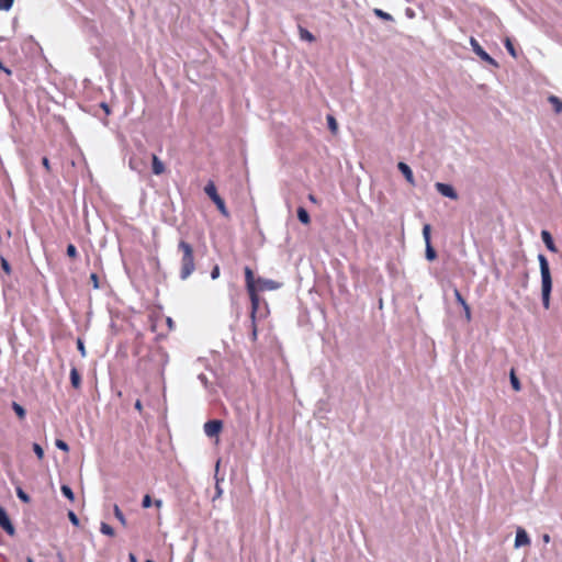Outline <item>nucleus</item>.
I'll use <instances>...</instances> for the list:
<instances>
[{
    "instance_id": "obj_1",
    "label": "nucleus",
    "mask_w": 562,
    "mask_h": 562,
    "mask_svg": "<svg viewBox=\"0 0 562 562\" xmlns=\"http://www.w3.org/2000/svg\"><path fill=\"white\" fill-rule=\"evenodd\" d=\"M538 261L540 266L541 274V299L544 308L550 307V295L552 290V278L550 272L549 262L544 255H538Z\"/></svg>"
},
{
    "instance_id": "obj_2",
    "label": "nucleus",
    "mask_w": 562,
    "mask_h": 562,
    "mask_svg": "<svg viewBox=\"0 0 562 562\" xmlns=\"http://www.w3.org/2000/svg\"><path fill=\"white\" fill-rule=\"evenodd\" d=\"M178 248L179 250L182 251L180 278L182 280H186L192 274V272L195 269L193 248L190 244H188L184 240H180Z\"/></svg>"
},
{
    "instance_id": "obj_3",
    "label": "nucleus",
    "mask_w": 562,
    "mask_h": 562,
    "mask_svg": "<svg viewBox=\"0 0 562 562\" xmlns=\"http://www.w3.org/2000/svg\"><path fill=\"white\" fill-rule=\"evenodd\" d=\"M204 192L209 195V198L216 204L218 211L225 216L228 217L229 213L225 206L224 200L217 194L216 188L213 182H209Z\"/></svg>"
},
{
    "instance_id": "obj_4",
    "label": "nucleus",
    "mask_w": 562,
    "mask_h": 562,
    "mask_svg": "<svg viewBox=\"0 0 562 562\" xmlns=\"http://www.w3.org/2000/svg\"><path fill=\"white\" fill-rule=\"evenodd\" d=\"M470 45L473 49V52L484 61H486L487 64L492 65L493 67L497 68L498 67V64L497 61L492 58L483 48L482 46L479 44V42L474 38V37H471L470 38Z\"/></svg>"
},
{
    "instance_id": "obj_5",
    "label": "nucleus",
    "mask_w": 562,
    "mask_h": 562,
    "mask_svg": "<svg viewBox=\"0 0 562 562\" xmlns=\"http://www.w3.org/2000/svg\"><path fill=\"white\" fill-rule=\"evenodd\" d=\"M436 190L443 196L449 198L451 200H458L459 195L454 188L448 183L436 182Z\"/></svg>"
},
{
    "instance_id": "obj_6",
    "label": "nucleus",
    "mask_w": 562,
    "mask_h": 562,
    "mask_svg": "<svg viewBox=\"0 0 562 562\" xmlns=\"http://www.w3.org/2000/svg\"><path fill=\"white\" fill-rule=\"evenodd\" d=\"M223 423L218 419L209 420L204 424V432L207 437H214L222 430Z\"/></svg>"
},
{
    "instance_id": "obj_7",
    "label": "nucleus",
    "mask_w": 562,
    "mask_h": 562,
    "mask_svg": "<svg viewBox=\"0 0 562 562\" xmlns=\"http://www.w3.org/2000/svg\"><path fill=\"white\" fill-rule=\"evenodd\" d=\"M0 526L10 535L13 536L15 529L11 524L8 514L3 507L0 506Z\"/></svg>"
},
{
    "instance_id": "obj_8",
    "label": "nucleus",
    "mask_w": 562,
    "mask_h": 562,
    "mask_svg": "<svg viewBox=\"0 0 562 562\" xmlns=\"http://www.w3.org/2000/svg\"><path fill=\"white\" fill-rule=\"evenodd\" d=\"M530 544V538L526 530L521 527H518L516 530V538H515V548H520L524 546Z\"/></svg>"
},
{
    "instance_id": "obj_9",
    "label": "nucleus",
    "mask_w": 562,
    "mask_h": 562,
    "mask_svg": "<svg viewBox=\"0 0 562 562\" xmlns=\"http://www.w3.org/2000/svg\"><path fill=\"white\" fill-rule=\"evenodd\" d=\"M257 283V290L265 291V290H277L280 288V284L277 281L270 280V279H263L258 278L256 280Z\"/></svg>"
},
{
    "instance_id": "obj_10",
    "label": "nucleus",
    "mask_w": 562,
    "mask_h": 562,
    "mask_svg": "<svg viewBox=\"0 0 562 562\" xmlns=\"http://www.w3.org/2000/svg\"><path fill=\"white\" fill-rule=\"evenodd\" d=\"M397 168L403 173L407 182L415 186V179L411 167L405 162H398Z\"/></svg>"
},
{
    "instance_id": "obj_11",
    "label": "nucleus",
    "mask_w": 562,
    "mask_h": 562,
    "mask_svg": "<svg viewBox=\"0 0 562 562\" xmlns=\"http://www.w3.org/2000/svg\"><path fill=\"white\" fill-rule=\"evenodd\" d=\"M250 301H251V319H256V314L259 307V297L257 295V289H250L248 290Z\"/></svg>"
},
{
    "instance_id": "obj_12",
    "label": "nucleus",
    "mask_w": 562,
    "mask_h": 562,
    "mask_svg": "<svg viewBox=\"0 0 562 562\" xmlns=\"http://www.w3.org/2000/svg\"><path fill=\"white\" fill-rule=\"evenodd\" d=\"M541 238H542V241L544 243V245L547 246V248L552 251V252H557L558 249L553 243V239H552V236L551 234L548 232V231H542L541 232Z\"/></svg>"
},
{
    "instance_id": "obj_13",
    "label": "nucleus",
    "mask_w": 562,
    "mask_h": 562,
    "mask_svg": "<svg viewBox=\"0 0 562 562\" xmlns=\"http://www.w3.org/2000/svg\"><path fill=\"white\" fill-rule=\"evenodd\" d=\"M245 278H246L247 290L257 289L256 288L257 283L254 279V272L249 267L245 268Z\"/></svg>"
},
{
    "instance_id": "obj_14",
    "label": "nucleus",
    "mask_w": 562,
    "mask_h": 562,
    "mask_svg": "<svg viewBox=\"0 0 562 562\" xmlns=\"http://www.w3.org/2000/svg\"><path fill=\"white\" fill-rule=\"evenodd\" d=\"M151 160H153V172L157 176L164 173V171H165L164 162L156 155H153Z\"/></svg>"
},
{
    "instance_id": "obj_15",
    "label": "nucleus",
    "mask_w": 562,
    "mask_h": 562,
    "mask_svg": "<svg viewBox=\"0 0 562 562\" xmlns=\"http://www.w3.org/2000/svg\"><path fill=\"white\" fill-rule=\"evenodd\" d=\"M218 468H220V462L216 463V468H215V480H216V484H215V495L213 497V501L220 498L222 495H223V490L220 485V482L222 480L218 479L217 476V472H218Z\"/></svg>"
},
{
    "instance_id": "obj_16",
    "label": "nucleus",
    "mask_w": 562,
    "mask_h": 562,
    "mask_svg": "<svg viewBox=\"0 0 562 562\" xmlns=\"http://www.w3.org/2000/svg\"><path fill=\"white\" fill-rule=\"evenodd\" d=\"M297 218L301 223L308 225L311 223L310 214L304 207L297 209Z\"/></svg>"
},
{
    "instance_id": "obj_17",
    "label": "nucleus",
    "mask_w": 562,
    "mask_h": 562,
    "mask_svg": "<svg viewBox=\"0 0 562 562\" xmlns=\"http://www.w3.org/2000/svg\"><path fill=\"white\" fill-rule=\"evenodd\" d=\"M70 381H71V385L75 389H79L80 387L81 379H80V374H79V372L77 371L76 368H72L71 371H70Z\"/></svg>"
},
{
    "instance_id": "obj_18",
    "label": "nucleus",
    "mask_w": 562,
    "mask_h": 562,
    "mask_svg": "<svg viewBox=\"0 0 562 562\" xmlns=\"http://www.w3.org/2000/svg\"><path fill=\"white\" fill-rule=\"evenodd\" d=\"M549 102L554 106L557 113H560L562 111V102L558 97L550 95Z\"/></svg>"
},
{
    "instance_id": "obj_19",
    "label": "nucleus",
    "mask_w": 562,
    "mask_h": 562,
    "mask_svg": "<svg viewBox=\"0 0 562 562\" xmlns=\"http://www.w3.org/2000/svg\"><path fill=\"white\" fill-rule=\"evenodd\" d=\"M327 124L333 134L338 132V123L333 115H327Z\"/></svg>"
},
{
    "instance_id": "obj_20",
    "label": "nucleus",
    "mask_w": 562,
    "mask_h": 562,
    "mask_svg": "<svg viewBox=\"0 0 562 562\" xmlns=\"http://www.w3.org/2000/svg\"><path fill=\"white\" fill-rule=\"evenodd\" d=\"M510 384L516 392L521 390L520 382H519L518 378L516 376L514 369H512V371H510Z\"/></svg>"
},
{
    "instance_id": "obj_21",
    "label": "nucleus",
    "mask_w": 562,
    "mask_h": 562,
    "mask_svg": "<svg viewBox=\"0 0 562 562\" xmlns=\"http://www.w3.org/2000/svg\"><path fill=\"white\" fill-rule=\"evenodd\" d=\"M426 258L429 261H432L437 258V252L431 246V243L426 244Z\"/></svg>"
},
{
    "instance_id": "obj_22",
    "label": "nucleus",
    "mask_w": 562,
    "mask_h": 562,
    "mask_svg": "<svg viewBox=\"0 0 562 562\" xmlns=\"http://www.w3.org/2000/svg\"><path fill=\"white\" fill-rule=\"evenodd\" d=\"M373 13H374L378 18H380V19H382V20H385V21H393V16H392L390 13L384 12V11H383V10H381V9H374V10H373Z\"/></svg>"
},
{
    "instance_id": "obj_23",
    "label": "nucleus",
    "mask_w": 562,
    "mask_h": 562,
    "mask_svg": "<svg viewBox=\"0 0 562 562\" xmlns=\"http://www.w3.org/2000/svg\"><path fill=\"white\" fill-rule=\"evenodd\" d=\"M12 408L15 412V414L19 416L20 419H23L25 417L26 412L20 404H18L16 402H13Z\"/></svg>"
},
{
    "instance_id": "obj_24",
    "label": "nucleus",
    "mask_w": 562,
    "mask_h": 562,
    "mask_svg": "<svg viewBox=\"0 0 562 562\" xmlns=\"http://www.w3.org/2000/svg\"><path fill=\"white\" fill-rule=\"evenodd\" d=\"M100 530L105 536H110V537L114 536V529L105 522L101 524Z\"/></svg>"
},
{
    "instance_id": "obj_25",
    "label": "nucleus",
    "mask_w": 562,
    "mask_h": 562,
    "mask_svg": "<svg viewBox=\"0 0 562 562\" xmlns=\"http://www.w3.org/2000/svg\"><path fill=\"white\" fill-rule=\"evenodd\" d=\"M61 490V493L69 499V501H74L75 499V494L72 492V490L68 486V485H61L60 487Z\"/></svg>"
},
{
    "instance_id": "obj_26",
    "label": "nucleus",
    "mask_w": 562,
    "mask_h": 562,
    "mask_svg": "<svg viewBox=\"0 0 562 562\" xmlns=\"http://www.w3.org/2000/svg\"><path fill=\"white\" fill-rule=\"evenodd\" d=\"M430 233H431L430 225L429 224H425L424 227H423V237H424L425 244L430 243Z\"/></svg>"
},
{
    "instance_id": "obj_27",
    "label": "nucleus",
    "mask_w": 562,
    "mask_h": 562,
    "mask_svg": "<svg viewBox=\"0 0 562 562\" xmlns=\"http://www.w3.org/2000/svg\"><path fill=\"white\" fill-rule=\"evenodd\" d=\"M505 47H506V49L508 50V53H509L514 58H516V57H517L516 49H515V47H514V45H513V43H512L510 38H508V37L505 40Z\"/></svg>"
},
{
    "instance_id": "obj_28",
    "label": "nucleus",
    "mask_w": 562,
    "mask_h": 562,
    "mask_svg": "<svg viewBox=\"0 0 562 562\" xmlns=\"http://www.w3.org/2000/svg\"><path fill=\"white\" fill-rule=\"evenodd\" d=\"M114 515L123 526L126 525V519L117 505H114Z\"/></svg>"
},
{
    "instance_id": "obj_29",
    "label": "nucleus",
    "mask_w": 562,
    "mask_h": 562,
    "mask_svg": "<svg viewBox=\"0 0 562 562\" xmlns=\"http://www.w3.org/2000/svg\"><path fill=\"white\" fill-rule=\"evenodd\" d=\"M453 294H454V297L457 300V302L463 307L465 306L468 303L465 302V300L463 299V296L461 295L460 291L456 288L453 290Z\"/></svg>"
},
{
    "instance_id": "obj_30",
    "label": "nucleus",
    "mask_w": 562,
    "mask_h": 562,
    "mask_svg": "<svg viewBox=\"0 0 562 562\" xmlns=\"http://www.w3.org/2000/svg\"><path fill=\"white\" fill-rule=\"evenodd\" d=\"M16 495L22 502H24V503L30 502V496L20 487L16 488Z\"/></svg>"
},
{
    "instance_id": "obj_31",
    "label": "nucleus",
    "mask_w": 562,
    "mask_h": 562,
    "mask_svg": "<svg viewBox=\"0 0 562 562\" xmlns=\"http://www.w3.org/2000/svg\"><path fill=\"white\" fill-rule=\"evenodd\" d=\"M13 0H0V10L8 11L12 8Z\"/></svg>"
},
{
    "instance_id": "obj_32",
    "label": "nucleus",
    "mask_w": 562,
    "mask_h": 562,
    "mask_svg": "<svg viewBox=\"0 0 562 562\" xmlns=\"http://www.w3.org/2000/svg\"><path fill=\"white\" fill-rule=\"evenodd\" d=\"M33 451L35 452L38 459H43L44 450L38 443H33Z\"/></svg>"
},
{
    "instance_id": "obj_33",
    "label": "nucleus",
    "mask_w": 562,
    "mask_h": 562,
    "mask_svg": "<svg viewBox=\"0 0 562 562\" xmlns=\"http://www.w3.org/2000/svg\"><path fill=\"white\" fill-rule=\"evenodd\" d=\"M77 254H78V252H77V248H76V246H75V245H72V244H69V245L67 246V255H68L69 257H71V258H75V257H77Z\"/></svg>"
},
{
    "instance_id": "obj_34",
    "label": "nucleus",
    "mask_w": 562,
    "mask_h": 562,
    "mask_svg": "<svg viewBox=\"0 0 562 562\" xmlns=\"http://www.w3.org/2000/svg\"><path fill=\"white\" fill-rule=\"evenodd\" d=\"M55 445H56V447H57L58 449H60V450H63V451H66V452H67V451L69 450L68 445H67L64 440H61V439H57V440H56V442H55Z\"/></svg>"
},
{
    "instance_id": "obj_35",
    "label": "nucleus",
    "mask_w": 562,
    "mask_h": 562,
    "mask_svg": "<svg viewBox=\"0 0 562 562\" xmlns=\"http://www.w3.org/2000/svg\"><path fill=\"white\" fill-rule=\"evenodd\" d=\"M301 38L306 41H314V36L306 30L301 29Z\"/></svg>"
},
{
    "instance_id": "obj_36",
    "label": "nucleus",
    "mask_w": 562,
    "mask_h": 562,
    "mask_svg": "<svg viewBox=\"0 0 562 562\" xmlns=\"http://www.w3.org/2000/svg\"><path fill=\"white\" fill-rule=\"evenodd\" d=\"M151 504H153L151 497H150L148 494H146V495L143 497V501H142V506H143V508H148V507H150V506H151Z\"/></svg>"
},
{
    "instance_id": "obj_37",
    "label": "nucleus",
    "mask_w": 562,
    "mask_h": 562,
    "mask_svg": "<svg viewBox=\"0 0 562 562\" xmlns=\"http://www.w3.org/2000/svg\"><path fill=\"white\" fill-rule=\"evenodd\" d=\"M252 330H251V339L255 341L258 336L257 326H256V319H251Z\"/></svg>"
},
{
    "instance_id": "obj_38",
    "label": "nucleus",
    "mask_w": 562,
    "mask_h": 562,
    "mask_svg": "<svg viewBox=\"0 0 562 562\" xmlns=\"http://www.w3.org/2000/svg\"><path fill=\"white\" fill-rule=\"evenodd\" d=\"M77 347H78V350L80 351L81 356L86 357V348H85L83 341L81 339L77 340Z\"/></svg>"
},
{
    "instance_id": "obj_39",
    "label": "nucleus",
    "mask_w": 562,
    "mask_h": 562,
    "mask_svg": "<svg viewBox=\"0 0 562 562\" xmlns=\"http://www.w3.org/2000/svg\"><path fill=\"white\" fill-rule=\"evenodd\" d=\"M68 517H69V520L75 525V526H78L79 525V519L78 517L76 516V514L74 512H69L68 513Z\"/></svg>"
},
{
    "instance_id": "obj_40",
    "label": "nucleus",
    "mask_w": 562,
    "mask_h": 562,
    "mask_svg": "<svg viewBox=\"0 0 562 562\" xmlns=\"http://www.w3.org/2000/svg\"><path fill=\"white\" fill-rule=\"evenodd\" d=\"M218 277H220V267L216 265V266H214V268L212 269L211 278H212L213 280H216Z\"/></svg>"
},
{
    "instance_id": "obj_41",
    "label": "nucleus",
    "mask_w": 562,
    "mask_h": 562,
    "mask_svg": "<svg viewBox=\"0 0 562 562\" xmlns=\"http://www.w3.org/2000/svg\"><path fill=\"white\" fill-rule=\"evenodd\" d=\"M1 266L7 273L11 272L10 265L4 258H1Z\"/></svg>"
},
{
    "instance_id": "obj_42",
    "label": "nucleus",
    "mask_w": 562,
    "mask_h": 562,
    "mask_svg": "<svg viewBox=\"0 0 562 562\" xmlns=\"http://www.w3.org/2000/svg\"><path fill=\"white\" fill-rule=\"evenodd\" d=\"M462 308H463V311H464L465 319H467L468 322H470V321H471V310H470L469 304H467V305H465V306H463Z\"/></svg>"
},
{
    "instance_id": "obj_43",
    "label": "nucleus",
    "mask_w": 562,
    "mask_h": 562,
    "mask_svg": "<svg viewBox=\"0 0 562 562\" xmlns=\"http://www.w3.org/2000/svg\"><path fill=\"white\" fill-rule=\"evenodd\" d=\"M90 279H91V281L93 282V286H94L95 289H98V288H99V280H98V276H97L95 273H92V274L90 276Z\"/></svg>"
},
{
    "instance_id": "obj_44",
    "label": "nucleus",
    "mask_w": 562,
    "mask_h": 562,
    "mask_svg": "<svg viewBox=\"0 0 562 562\" xmlns=\"http://www.w3.org/2000/svg\"><path fill=\"white\" fill-rule=\"evenodd\" d=\"M42 164H43V166L45 167V169H46V170H49V169H50V165H49V160H48V158L44 157V158L42 159Z\"/></svg>"
},
{
    "instance_id": "obj_45",
    "label": "nucleus",
    "mask_w": 562,
    "mask_h": 562,
    "mask_svg": "<svg viewBox=\"0 0 562 562\" xmlns=\"http://www.w3.org/2000/svg\"><path fill=\"white\" fill-rule=\"evenodd\" d=\"M135 408L138 411V412H142L143 409V405H142V402L139 400L136 401L135 403Z\"/></svg>"
},
{
    "instance_id": "obj_46",
    "label": "nucleus",
    "mask_w": 562,
    "mask_h": 562,
    "mask_svg": "<svg viewBox=\"0 0 562 562\" xmlns=\"http://www.w3.org/2000/svg\"><path fill=\"white\" fill-rule=\"evenodd\" d=\"M542 540H543V542H544V543H549V542H550V540H551V538H550V536H549L548 533H544V535L542 536Z\"/></svg>"
},
{
    "instance_id": "obj_47",
    "label": "nucleus",
    "mask_w": 562,
    "mask_h": 562,
    "mask_svg": "<svg viewBox=\"0 0 562 562\" xmlns=\"http://www.w3.org/2000/svg\"><path fill=\"white\" fill-rule=\"evenodd\" d=\"M154 505L157 507V508H160L162 506V501L161 499H156L154 502Z\"/></svg>"
},
{
    "instance_id": "obj_48",
    "label": "nucleus",
    "mask_w": 562,
    "mask_h": 562,
    "mask_svg": "<svg viewBox=\"0 0 562 562\" xmlns=\"http://www.w3.org/2000/svg\"><path fill=\"white\" fill-rule=\"evenodd\" d=\"M308 200H310L311 202H313V203H317V200H316L315 195H313V194H310V195H308Z\"/></svg>"
},
{
    "instance_id": "obj_49",
    "label": "nucleus",
    "mask_w": 562,
    "mask_h": 562,
    "mask_svg": "<svg viewBox=\"0 0 562 562\" xmlns=\"http://www.w3.org/2000/svg\"><path fill=\"white\" fill-rule=\"evenodd\" d=\"M130 561L131 562H137V559H136V557L134 554L131 553L130 554Z\"/></svg>"
},
{
    "instance_id": "obj_50",
    "label": "nucleus",
    "mask_w": 562,
    "mask_h": 562,
    "mask_svg": "<svg viewBox=\"0 0 562 562\" xmlns=\"http://www.w3.org/2000/svg\"><path fill=\"white\" fill-rule=\"evenodd\" d=\"M102 108H103V110H105L106 112H109V108H108V105H106V104H104V103H103V104H102Z\"/></svg>"
},
{
    "instance_id": "obj_51",
    "label": "nucleus",
    "mask_w": 562,
    "mask_h": 562,
    "mask_svg": "<svg viewBox=\"0 0 562 562\" xmlns=\"http://www.w3.org/2000/svg\"><path fill=\"white\" fill-rule=\"evenodd\" d=\"M26 562H34L32 558H27Z\"/></svg>"
},
{
    "instance_id": "obj_52",
    "label": "nucleus",
    "mask_w": 562,
    "mask_h": 562,
    "mask_svg": "<svg viewBox=\"0 0 562 562\" xmlns=\"http://www.w3.org/2000/svg\"><path fill=\"white\" fill-rule=\"evenodd\" d=\"M200 379H201V381L205 380L204 375H200Z\"/></svg>"
},
{
    "instance_id": "obj_53",
    "label": "nucleus",
    "mask_w": 562,
    "mask_h": 562,
    "mask_svg": "<svg viewBox=\"0 0 562 562\" xmlns=\"http://www.w3.org/2000/svg\"><path fill=\"white\" fill-rule=\"evenodd\" d=\"M146 562H154L153 560H146Z\"/></svg>"
},
{
    "instance_id": "obj_54",
    "label": "nucleus",
    "mask_w": 562,
    "mask_h": 562,
    "mask_svg": "<svg viewBox=\"0 0 562 562\" xmlns=\"http://www.w3.org/2000/svg\"><path fill=\"white\" fill-rule=\"evenodd\" d=\"M312 562H314V561H312Z\"/></svg>"
}]
</instances>
